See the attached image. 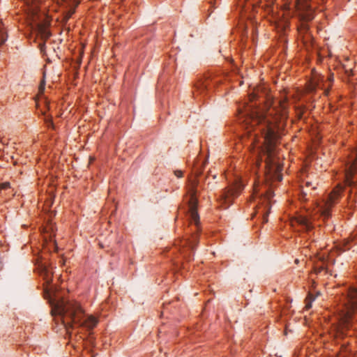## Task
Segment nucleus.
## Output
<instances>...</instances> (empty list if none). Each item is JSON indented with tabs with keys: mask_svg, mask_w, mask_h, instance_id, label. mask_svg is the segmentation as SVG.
<instances>
[{
	"mask_svg": "<svg viewBox=\"0 0 357 357\" xmlns=\"http://www.w3.org/2000/svg\"><path fill=\"white\" fill-rule=\"evenodd\" d=\"M305 18L307 21H310L314 18L313 13L311 11L310 9L307 11Z\"/></svg>",
	"mask_w": 357,
	"mask_h": 357,
	"instance_id": "4468645a",
	"label": "nucleus"
},
{
	"mask_svg": "<svg viewBox=\"0 0 357 357\" xmlns=\"http://www.w3.org/2000/svg\"><path fill=\"white\" fill-rule=\"evenodd\" d=\"M252 196L255 200L257 201L256 213L262 216L263 223L267 222L271 205V199L273 197L272 190L266 185H260L259 183H255Z\"/></svg>",
	"mask_w": 357,
	"mask_h": 357,
	"instance_id": "7ed1b4c3",
	"label": "nucleus"
},
{
	"mask_svg": "<svg viewBox=\"0 0 357 357\" xmlns=\"http://www.w3.org/2000/svg\"><path fill=\"white\" fill-rule=\"evenodd\" d=\"M79 3V1H75L73 6H70V8L67 11V13L64 17L66 21H68L71 17V16L73 15V13L75 11V8L77 6Z\"/></svg>",
	"mask_w": 357,
	"mask_h": 357,
	"instance_id": "9b49d317",
	"label": "nucleus"
},
{
	"mask_svg": "<svg viewBox=\"0 0 357 357\" xmlns=\"http://www.w3.org/2000/svg\"><path fill=\"white\" fill-rule=\"evenodd\" d=\"M295 222L300 225L303 230L310 231L312 228V223L305 216H298L296 218Z\"/></svg>",
	"mask_w": 357,
	"mask_h": 357,
	"instance_id": "9d476101",
	"label": "nucleus"
},
{
	"mask_svg": "<svg viewBox=\"0 0 357 357\" xmlns=\"http://www.w3.org/2000/svg\"><path fill=\"white\" fill-rule=\"evenodd\" d=\"M315 300V297L312 294H309L305 301V308L307 310L312 307V303Z\"/></svg>",
	"mask_w": 357,
	"mask_h": 357,
	"instance_id": "ddd939ff",
	"label": "nucleus"
},
{
	"mask_svg": "<svg viewBox=\"0 0 357 357\" xmlns=\"http://www.w3.org/2000/svg\"><path fill=\"white\" fill-rule=\"evenodd\" d=\"M45 47V44H40V50L43 51V48Z\"/></svg>",
	"mask_w": 357,
	"mask_h": 357,
	"instance_id": "4be33fe9",
	"label": "nucleus"
},
{
	"mask_svg": "<svg viewBox=\"0 0 357 357\" xmlns=\"http://www.w3.org/2000/svg\"><path fill=\"white\" fill-rule=\"evenodd\" d=\"M278 181H281L282 180V176L281 175L278 176Z\"/></svg>",
	"mask_w": 357,
	"mask_h": 357,
	"instance_id": "b1692460",
	"label": "nucleus"
},
{
	"mask_svg": "<svg viewBox=\"0 0 357 357\" xmlns=\"http://www.w3.org/2000/svg\"><path fill=\"white\" fill-rule=\"evenodd\" d=\"M279 109H269L263 112L252 106H244L238 109L239 121L245 128L243 140L253 149L257 148L258 153L266 145L265 168L268 167V160L271 157V149L279 139L280 131L287 119V105L285 102H278Z\"/></svg>",
	"mask_w": 357,
	"mask_h": 357,
	"instance_id": "f257e3e1",
	"label": "nucleus"
},
{
	"mask_svg": "<svg viewBox=\"0 0 357 357\" xmlns=\"http://www.w3.org/2000/svg\"><path fill=\"white\" fill-rule=\"evenodd\" d=\"M6 40V38H5L4 36H1V39H0V44H3Z\"/></svg>",
	"mask_w": 357,
	"mask_h": 357,
	"instance_id": "6ab92c4d",
	"label": "nucleus"
},
{
	"mask_svg": "<svg viewBox=\"0 0 357 357\" xmlns=\"http://www.w3.org/2000/svg\"><path fill=\"white\" fill-rule=\"evenodd\" d=\"M342 190V187L338 185L327 195L324 205L321 208V215L325 218H328L331 215V208L340 198Z\"/></svg>",
	"mask_w": 357,
	"mask_h": 357,
	"instance_id": "423d86ee",
	"label": "nucleus"
},
{
	"mask_svg": "<svg viewBox=\"0 0 357 357\" xmlns=\"http://www.w3.org/2000/svg\"><path fill=\"white\" fill-rule=\"evenodd\" d=\"M324 93L326 96H328V94L329 93V89H324Z\"/></svg>",
	"mask_w": 357,
	"mask_h": 357,
	"instance_id": "412c9836",
	"label": "nucleus"
},
{
	"mask_svg": "<svg viewBox=\"0 0 357 357\" xmlns=\"http://www.w3.org/2000/svg\"><path fill=\"white\" fill-rule=\"evenodd\" d=\"M317 88H320L319 84L318 82L312 83L309 87V91L310 92H312L315 91Z\"/></svg>",
	"mask_w": 357,
	"mask_h": 357,
	"instance_id": "2eb2a0df",
	"label": "nucleus"
},
{
	"mask_svg": "<svg viewBox=\"0 0 357 357\" xmlns=\"http://www.w3.org/2000/svg\"><path fill=\"white\" fill-rule=\"evenodd\" d=\"M211 81L207 78H202L199 79L196 84H195V92H194V96H195V93L202 94L205 92V91L208 90L210 87Z\"/></svg>",
	"mask_w": 357,
	"mask_h": 357,
	"instance_id": "1a4fd4ad",
	"label": "nucleus"
},
{
	"mask_svg": "<svg viewBox=\"0 0 357 357\" xmlns=\"http://www.w3.org/2000/svg\"><path fill=\"white\" fill-rule=\"evenodd\" d=\"M198 242L197 235L196 234H194L192 236V239L188 241L189 247L191 250H194L197 243Z\"/></svg>",
	"mask_w": 357,
	"mask_h": 357,
	"instance_id": "f8f14e48",
	"label": "nucleus"
},
{
	"mask_svg": "<svg viewBox=\"0 0 357 357\" xmlns=\"http://www.w3.org/2000/svg\"><path fill=\"white\" fill-rule=\"evenodd\" d=\"M46 294H50V292H48L47 290H46Z\"/></svg>",
	"mask_w": 357,
	"mask_h": 357,
	"instance_id": "393cba45",
	"label": "nucleus"
},
{
	"mask_svg": "<svg viewBox=\"0 0 357 357\" xmlns=\"http://www.w3.org/2000/svg\"><path fill=\"white\" fill-rule=\"evenodd\" d=\"M344 179L347 185L357 187V153L355 158L347 165Z\"/></svg>",
	"mask_w": 357,
	"mask_h": 357,
	"instance_id": "0eeeda50",
	"label": "nucleus"
},
{
	"mask_svg": "<svg viewBox=\"0 0 357 357\" xmlns=\"http://www.w3.org/2000/svg\"><path fill=\"white\" fill-rule=\"evenodd\" d=\"M174 175L178 178H181L183 176V172L181 170H176L174 171Z\"/></svg>",
	"mask_w": 357,
	"mask_h": 357,
	"instance_id": "dca6fc26",
	"label": "nucleus"
},
{
	"mask_svg": "<svg viewBox=\"0 0 357 357\" xmlns=\"http://www.w3.org/2000/svg\"><path fill=\"white\" fill-rule=\"evenodd\" d=\"M8 185H9V183H3V188H7Z\"/></svg>",
	"mask_w": 357,
	"mask_h": 357,
	"instance_id": "5701e85b",
	"label": "nucleus"
},
{
	"mask_svg": "<svg viewBox=\"0 0 357 357\" xmlns=\"http://www.w3.org/2000/svg\"><path fill=\"white\" fill-rule=\"evenodd\" d=\"M344 306L347 312L342 317V331L348 328L351 321V313L357 311V287H351L347 289Z\"/></svg>",
	"mask_w": 357,
	"mask_h": 357,
	"instance_id": "20e7f679",
	"label": "nucleus"
},
{
	"mask_svg": "<svg viewBox=\"0 0 357 357\" xmlns=\"http://www.w3.org/2000/svg\"><path fill=\"white\" fill-rule=\"evenodd\" d=\"M243 189V184L240 181H236L232 187L225 190L222 192V197L224 202L230 204L231 203V199L237 197Z\"/></svg>",
	"mask_w": 357,
	"mask_h": 357,
	"instance_id": "6e6552de",
	"label": "nucleus"
},
{
	"mask_svg": "<svg viewBox=\"0 0 357 357\" xmlns=\"http://www.w3.org/2000/svg\"><path fill=\"white\" fill-rule=\"evenodd\" d=\"M52 315L56 323H61L68 333L75 328L91 330L98 323L96 317L86 314L79 303L75 301H61L57 303L52 309Z\"/></svg>",
	"mask_w": 357,
	"mask_h": 357,
	"instance_id": "f03ea898",
	"label": "nucleus"
},
{
	"mask_svg": "<svg viewBox=\"0 0 357 357\" xmlns=\"http://www.w3.org/2000/svg\"><path fill=\"white\" fill-rule=\"evenodd\" d=\"M46 123L48 127L53 126V122L50 119L47 120Z\"/></svg>",
	"mask_w": 357,
	"mask_h": 357,
	"instance_id": "a211bd4d",
	"label": "nucleus"
},
{
	"mask_svg": "<svg viewBox=\"0 0 357 357\" xmlns=\"http://www.w3.org/2000/svg\"><path fill=\"white\" fill-rule=\"evenodd\" d=\"M45 275L47 276V279H46L47 280V282L49 283V282H50V279L47 278V277H48V272H47V271L46 269L45 270Z\"/></svg>",
	"mask_w": 357,
	"mask_h": 357,
	"instance_id": "aec40b11",
	"label": "nucleus"
},
{
	"mask_svg": "<svg viewBox=\"0 0 357 357\" xmlns=\"http://www.w3.org/2000/svg\"><path fill=\"white\" fill-rule=\"evenodd\" d=\"M43 36L45 38H49V37H50V33H49V31H46L45 29H43Z\"/></svg>",
	"mask_w": 357,
	"mask_h": 357,
	"instance_id": "f3484780",
	"label": "nucleus"
},
{
	"mask_svg": "<svg viewBox=\"0 0 357 357\" xmlns=\"http://www.w3.org/2000/svg\"><path fill=\"white\" fill-rule=\"evenodd\" d=\"M196 186L197 184L195 182H192L188 190V193L190 195V199L188 201V205L190 222H194L197 227L199 224V215L197 211L198 201L196 197Z\"/></svg>",
	"mask_w": 357,
	"mask_h": 357,
	"instance_id": "39448f33",
	"label": "nucleus"
}]
</instances>
